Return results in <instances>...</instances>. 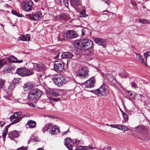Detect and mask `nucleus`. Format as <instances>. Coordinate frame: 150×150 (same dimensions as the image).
I'll use <instances>...</instances> for the list:
<instances>
[{
	"label": "nucleus",
	"instance_id": "nucleus-1",
	"mask_svg": "<svg viewBox=\"0 0 150 150\" xmlns=\"http://www.w3.org/2000/svg\"><path fill=\"white\" fill-rule=\"evenodd\" d=\"M80 44L81 47L87 52L88 55L93 54V44L92 41L88 39H82Z\"/></svg>",
	"mask_w": 150,
	"mask_h": 150
},
{
	"label": "nucleus",
	"instance_id": "nucleus-2",
	"mask_svg": "<svg viewBox=\"0 0 150 150\" xmlns=\"http://www.w3.org/2000/svg\"><path fill=\"white\" fill-rule=\"evenodd\" d=\"M42 94V92L40 90L35 88L32 89L29 93L28 98L31 101L36 102Z\"/></svg>",
	"mask_w": 150,
	"mask_h": 150
},
{
	"label": "nucleus",
	"instance_id": "nucleus-3",
	"mask_svg": "<svg viewBox=\"0 0 150 150\" xmlns=\"http://www.w3.org/2000/svg\"><path fill=\"white\" fill-rule=\"evenodd\" d=\"M42 131L43 133L47 131L52 134H57L60 132L59 127L50 123L46 124L43 128Z\"/></svg>",
	"mask_w": 150,
	"mask_h": 150
},
{
	"label": "nucleus",
	"instance_id": "nucleus-4",
	"mask_svg": "<svg viewBox=\"0 0 150 150\" xmlns=\"http://www.w3.org/2000/svg\"><path fill=\"white\" fill-rule=\"evenodd\" d=\"M108 88L105 84H103L98 89L92 91V92L99 96H105L108 93Z\"/></svg>",
	"mask_w": 150,
	"mask_h": 150
},
{
	"label": "nucleus",
	"instance_id": "nucleus-5",
	"mask_svg": "<svg viewBox=\"0 0 150 150\" xmlns=\"http://www.w3.org/2000/svg\"><path fill=\"white\" fill-rule=\"evenodd\" d=\"M66 78L61 74H58L53 76L52 78L56 85L60 86L64 85L67 81Z\"/></svg>",
	"mask_w": 150,
	"mask_h": 150
},
{
	"label": "nucleus",
	"instance_id": "nucleus-6",
	"mask_svg": "<svg viewBox=\"0 0 150 150\" xmlns=\"http://www.w3.org/2000/svg\"><path fill=\"white\" fill-rule=\"evenodd\" d=\"M64 145L69 149L72 150L79 143V142L76 140H72L71 138H66L64 140Z\"/></svg>",
	"mask_w": 150,
	"mask_h": 150
},
{
	"label": "nucleus",
	"instance_id": "nucleus-7",
	"mask_svg": "<svg viewBox=\"0 0 150 150\" xmlns=\"http://www.w3.org/2000/svg\"><path fill=\"white\" fill-rule=\"evenodd\" d=\"M65 64L62 61L56 60L54 63V69L58 73H61L64 69Z\"/></svg>",
	"mask_w": 150,
	"mask_h": 150
},
{
	"label": "nucleus",
	"instance_id": "nucleus-8",
	"mask_svg": "<svg viewBox=\"0 0 150 150\" xmlns=\"http://www.w3.org/2000/svg\"><path fill=\"white\" fill-rule=\"evenodd\" d=\"M26 17L28 19L34 21H37L41 19L42 16L41 11H37L36 13L26 15Z\"/></svg>",
	"mask_w": 150,
	"mask_h": 150
},
{
	"label": "nucleus",
	"instance_id": "nucleus-9",
	"mask_svg": "<svg viewBox=\"0 0 150 150\" xmlns=\"http://www.w3.org/2000/svg\"><path fill=\"white\" fill-rule=\"evenodd\" d=\"M88 72V69L87 68L83 67L78 70L76 73V76L82 79L86 78L89 75Z\"/></svg>",
	"mask_w": 150,
	"mask_h": 150
},
{
	"label": "nucleus",
	"instance_id": "nucleus-10",
	"mask_svg": "<svg viewBox=\"0 0 150 150\" xmlns=\"http://www.w3.org/2000/svg\"><path fill=\"white\" fill-rule=\"evenodd\" d=\"M29 66L31 69L35 70L37 71H40L45 69V66L42 64H34L33 63H29Z\"/></svg>",
	"mask_w": 150,
	"mask_h": 150
},
{
	"label": "nucleus",
	"instance_id": "nucleus-11",
	"mask_svg": "<svg viewBox=\"0 0 150 150\" xmlns=\"http://www.w3.org/2000/svg\"><path fill=\"white\" fill-rule=\"evenodd\" d=\"M77 36V34L73 30H68L66 34L64 35L63 38H62L63 40H70L76 37Z\"/></svg>",
	"mask_w": 150,
	"mask_h": 150
},
{
	"label": "nucleus",
	"instance_id": "nucleus-12",
	"mask_svg": "<svg viewBox=\"0 0 150 150\" xmlns=\"http://www.w3.org/2000/svg\"><path fill=\"white\" fill-rule=\"evenodd\" d=\"M94 77V76H93L84 83V85L85 87L91 88L94 87L95 81Z\"/></svg>",
	"mask_w": 150,
	"mask_h": 150
},
{
	"label": "nucleus",
	"instance_id": "nucleus-13",
	"mask_svg": "<svg viewBox=\"0 0 150 150\" xmlns=\"http://www.w3.org/2000/svg\"><path fill=\"white\" fill-rule=\"evenodd\" d=\"M13 119H16L15 120H13L12 123H10L8 125L6 126L5 129L4 130V131L3 132L2 134V136L3 137V138L4 141L5 139H5V137L7 134L8 133V128L10 127V125H11V124H14L16 123H17L18 122L20 121L21 120H20V119H19L17 118H13Z\"/></svg>",
	"mask_w": 150,
	"mask_h": 150
},
{
	"label": "nucleus",
	"instance_id": "nucleus-14",
	"mask_svg": "<svg viewBox=\"0 0 150 150\" xmlns=\"http://www.w3.org/2000/svg\"><path fill=\"white\" fill-rule=\"evenodd\" d=\"M15 67L14 65H11L10 64H8L4 68L2 72L4 74L10 73L12 70L14 69Z\"/></svg>",
	"mask_w": 150,
	"mask_h": 150
},
{
	"label": "nucleus",
	"instance_id": "nucleus-15",
	"mask_svg": "<svg viewBox=\"0 0 150 150\" xmlns=\"http://www.w3.org/2000/svg\"><path fill=\"white\" fill-rule=\"evenodd\" d=\"M33 3L29 1L24 4V8L26 11H30L32 10Z\"/></svg>",
	"mask_w": 150,
	"mask_h": 150
},
{
	"label": "nucleus",
	"instance_id": "nucleus-16",
	"mask_svg": "<svg viewBox=\"0 0 150 150\" xmlns=\"http://www.w3.org/2000/svg\"><path fill=\"white\" fill-rule=\"evenodd\" d=\"M19 135V132L16 130L10 132L8 133V137L13 140H14L15 138L18 137Z\"/></svg>",
	"mask_w": 150,
	"mask_h": 150
},
{
	"label": "nucleus",
	"instance_id": "nucleus-17",
	"mask_svg": "<svg viewBox=\"0 0 150 150\" xmlns=\"http://www.w3.org/2000/svg\"><path fill=\"white\" fill-rule=\"evenodd\" d=\"M4 97L8 100H10L11 97V94L10 92H8L6 90H3L1 91L0 93V96Z\"/></svg>",
	"mask_w": 150,
	"mask_h": 150
},
{
	"label": "nucleus",
	"instance_id": "nucleus-18",
	"mask_svg": "<svg viewBox=\"0 0 150 150\" xmlns=\"http://www.w3.org/2000/svg\"><path fill=\"white\" fill-rule=\"evenodd\" d=\"M94 40L96 43L103 47H105L107 44L106 42L104 40L100 38H96L94 39Z\"/></svg>",
	"mask_w": 150,
	"mask_h": 150
},
{
	"label": "nucleus",
	"instance_id": "nucleus-19",
	"mask_svg": "<svg viewBox=\"0 0 150 150\" xmlns=\"http://www.w3.org/2000/svg\"><path fill=\"white\" fill-rule=\"evenodd\" d=\"M11 57H9L7 58L0 60V67H3L4 65H7L8 63H11Z\"/></svg>",
	"mask_w": 150,
	"mask_h": 150
},
{
	"label": "nucleus",
	"instance_id": "nucleus-20",
	"mask_svg": "<svg viewBox=\"0 0 150 150\" xmlns=\"http://www.w3.org/2000/svg\"><path fill=\"white\" fill-rule=\"evenodd\" d=\"M24 117L23 114H22L21 112H16L14 113L12 116L10 117L11 120H13V118H17L21 120Z\"/></svg>",
	"mask_w": 150,
	"mask_h": 150
},
{
	"label": "nucleus",
	"instance_id": "nucleus-21",
	"mask_svg": "<svg viewBox=\"0 0 150 150\" xmlns=\"http://www.w3.org/2000/svg\"><path fill=\"white\" fill-rule=\"evenodd\" d=\"M73 56V54L69 52H63L61 54V57L63 59L71 58Z\"/></svg>",
	"mask_w": 150,
	"mask_h": 150
},
{
	"label": "nucleus",
	"instance_id": "nucleus-22",
	"mask_svg": "<svg viewBox=\"0 0 150 150\" xmlns=\"http://www.w3.org/2000/svg\"><path fill=\"white\" fill-rule=\"evenodd\" d=\"M71 5L73 7L80 6L81 4V0H69Z\"/></svg>",
	"mask_w": 150,
	"mask_h": 150
},
{
	"label": "nucleus",
	"instance_id": "nucleus-23",
	"mask_svg": "<svg viewBox=\"0 0 150 150\" xmlns=\"http://www.w3.org/2000/svg\"><path fill=\"white\" fill-rule=\"evenodd\" d=\"M59 91L58 89H52L50 91V94L54 97H57L59 95Z\"/></svg>",
	"mask_w": 150,
	"mask_h": 150
},
{
	"label": "nucleus",
	"instance_id": "nucleus-24",
	"mask_svg": "<svg viewBox=\"0 0 150 150\" xmlns=\"http://www.w3.org/2000/svg\"><path fill=\"white\" fill-rule=\"evenodd\" d=\"M27 125L29 127V128H33L36 127V123L35 121L30 120L28 121Z\"/></svg>",
	"mask_w": 150,
	"mask_h": 150
},
{
	"label": "nucleus",
	"instance_id": "nucleus-25",
	"mask_svg": "<svg viewBox=\"0 0 150 150\" xmlns=\"http://www.w3.org/2000/svg\"><path fill=\"white\" fill-rule=\"evenodd\" d=\"M24 68H19L16 71V73L22 76H25L24 74Z\"/></svg>",
	"mask_w": 150,
	"mask_h": 150
},
{
	"label": "nucleus",
	"instance_id": "nucleus-26",
	"mask_svg": "<svg viewBox=\"0 0 150 150\" xmlns=\"http://www.w3.org/2000/svg\"><path fill=\"white\" fill-rule=\"evenodd\" d=\"M30 67L29 66V67L30 68L29 70L27 69L24 68V74H25V76H28L30 75L33 74H34L33 69H31L30 68Z\"/></svg>",
	"mask_w": 150,
	"mask_h": 150
},
{
	"label": "nucleus",
	"instance_id": "nucleus-27",
	"mask_svg": "<svg viewBox=\"0 0 150 150\" xmlns=\"http://www.w3.org/2000/svg\"><path fill=\"white\" fill-rule=\"evenodd\" d=\"M137 58L140 62H141L143 63L144 64L147 66V65L146 64V61H144V58H143V56L139 54H136Z\"/></svg>",
	"mask_w": 150,
	"mask_h": 150
},
{
	"label": "nucleus",
	"instance_id": "nucleus-28",
	"mask_svg": "<svg viewBox=\"0 0 150 150\" xmlns=\"http://www.w3.org/2000/svg\"><path fill=\"white\" fill-rule=\"evenodd\" d=\"M21 40L23 41H29L30 40V35H27L25 36L22 35L19 37Z\"/></svg>",
	"mask_w": 150,
	"mask_h": 150
},
{
	"label": "nucleus",
	"instance_id": "nucleus-29",
	"mask_svg": "<svg viewBox=\"0 0 150 150\" xmlns=\"http://www.w3.org/2000/svg\"><path fill=\"white\" fill-rule=\"evenodd\" d=\"M31 84L30 83L28 82L24 84L23 88L25 89V90L26 91L30 89L31 88Z\"/></svg>",
	"mask_w": 150,
	"mask_h": 150
},
{
	"label": "nucleus",
	"instance_id": "nucleus-30",
	"mask_svg": "<svg viewBox=\"0 0 150 150\" xmlns=\"http://www.w3.org/2000/svg\"><path fill=\"white\" fill-rule=\"evenodd\" d=\"M107 78L109 81L111 83L114 82V81L115 80L114 76L111 74L108 75L107 76Z\"/></svg>",
	"mask_w": 150,
	"mask_h": 150
},
{
	"label": "nucleus",
	"instance_id": "nucleus-31",
	"mask_svg": "<svg viewBox=\"0 0 150 150\" xmlns=\"http://www.w3.org/2000/svg\"><path fill=\"white\" fill-rule=\"evenodd\" d=\"M120 76L122 78H127L129 77V75L125 71H124L121 73Z\"/></svg>",
	"mask_w": 150,
	"mask_h": 150
},
{
	"label": "nucleus",
	"instance_id": "nucleus-32",
	"mask_svg": "<svg viewBox=\"0 0 150 150\" xmlns=\"http://www.w3.org/2000/svg\"><path fill=\"white\" fill-rule=\"evenodd\" d=\"M11 13L12 14L15 15L18 17H23V15L22 14L19 13L15 11L14 10L11 11Z\"/></svg>",
	"mask_w": 150,
	"mask_h": 150
},
{
	"label": "nucleus",
	"instance_id": "nucleus-33",
	"mask_svg": "<svg viewBox=\"0 0 150 150\" xmlns=\"http://www.w3.org/2000/svg\"><path fill=\"white\" fill-rule=\"evenodd\" d=\"M85 146H79L76 147L75 149H73L72 150H86V149H85Z\"/></svg>",
	"mask_w": 150,
	"mask_h": 150
},
{
	"label": "nucleus",
	"instance_id": "nucleus-34",
	"mask_svg": "<svg viewBox=\"0 0 150 150\" xmlns=\"http://www.w3.org/2000/svg\"><path fill=\"white\" fill-rule=\"evenodd\" d=\"M15 87V85L14 83L12 82L9 86L8 88V90L9 91H11L14 89Z\"/></svg>",
	"mask_w": 150,
	"mask_h": 150
},
{
	"label": "nucleus",
	"instance_id": "nucleus-35",
	"mask_svg": "<svg viewBox=\"0 0 150 150\" xmlns=\"http://www.w3.org/2000/svg\"><path fill=\"white\" fill-rule=\"evenodd\" d=\"M21 79L19 78H15L13 80L12 82L14 83L15 85L16 84H18L19 82H20Z\"/></svg>",
	"mask_w": 150,
	"mask_h": 150
},
{
	"label": "nucleus",
	"instance_id": "nucleus-36",
	"mask_svg": "<svg viewBox=\"0 0 150 150\" xmlns=\"http://www.w3.org/2000/svg\"><path fill=\"white\" fill-rule=\"evenodd\" d=\"M59 99L58 98H50V101L51 102H52L53 101L56 102L59 101Z\"/></svg>",
	"mask_w": 150,
	"mask_h": 150
},
{
	"label": "nucleus",
	"instance_id": "nucleus-37",
	"mask_svg": "<svg viewBox=\"0 0 150 150\" xmlns=\"http://www.w3.org/2000/svg\"><path fill=\"white\" fill-rule=\"evenodd\" d=\"M120 130L124 131H127L128 130V128L126 126L123 125H122L120 128Z\"/></svg>",
	"mask_w": 150,
	"mask_h": 150
},
{
	"label": "nucleus",
	"instance_id": "nucleus-38",
	"mask_svg": "<svg viewBox=\"0 0 150 150\" xmlns=\"http://www.w3.org/2000/svg\"><path fill=\"white\" fill-rule=\"evenodd\" d=\"M82 39H80L79 40L75 41L74 42V44L75 45L79 46L81 47V45L80 44V42L81 41Z\"/></svg>",
	"mask_w": 150,
	"mask_h": 150
},
{
	"label": "nucleus",
	"instance_id": "nucleus-39",
	"mask_svg": "<svg viewBox=\"0 0 150 150\" xmlns=\"http://www.w3.org/2000/svg\"><path fill=\"white\" fill-rule=\"evenodd\" d=\"M123 118L125 120H128V116L127 114L123 112V113L122 114Z\"/></svg>",
	"mask_w": 150,
	"mask_h": 150
},
{
	"label": "nucleus",
	"instance_id": "nucleus-40",
	"mask_svg": "<svg viewBox=\"0 0 150 150\" xmlns=\"http://www.w3.org/2000/svg\"><path fill=\"white\" fill-rule=\"evenodd\" d=\"M64 14H60L59 16L56 17V18L57 20L60 19L61 18L63 19V17L64 16Z\"/></svg>",
	"mask_w": 150,
	"mask_h": 150
},
{
	"label": "nucleus",
	"instance_id": "nucleus-41",
	"mask_svg": "<svg viewBox=\"0 0 150 150\" xmlns=\"http://www.w3.org/2000/svg\"><path fill=\"white\" fill-rule=\"evenodd\" d=\"M127 95L132 98H134V95H133L132 93L130 91H129L127 92Z\"/></svg>",
	"mask_w": 150,
	"mask_h": 150
},
{
	"label": "nucleus",
	"instance_id": "nucleus-42",
	"mask_svg": "<svg viewBox=\"0 0 150 150\" xmlns=\"http://www.w3.org/2000/svg\"><path fill=\"white\" fill-rule=\"evenodd\" d=\"M144 57H145V61H146V60L147 59V57H148V56H149V52L148 51H147L145 52H144Z\"/></svg>",
	"mask_w": 150,
	"mask_h": 150
},
{
	"label": "nucleus",
	"instance_id": "nucleus-43",
	"mask_svg": "<svg viewBox=\"0 0 150 150\" xmlns=\"http://www.w3.org/2000/svg\"><path fill=\"white\" fill-rule=\"evenodd\" d=\"M63 2L66 7L68 6L69 4L68 0H63Z\"/></svg>",
	"mask_w": 150,
	"mask_h": 150
},
{
	"label": "nucleus",
	"instance_id": "nucleus-44",
	"mask_svg": "<svg viewBox=\"0 0 150 150\" xmlns=\"http://www.w3.org/2000/svg\"><path fill=\"white\" fill-rule=\"evenodd\" d=\"M131 86L132 87L135 88H137V84L136 83L134 82H132L131 83Z\"/></svg>",
	"mask_w": 150,
	"mask_h": 150
},
{
	"label": "nucleus",
	"instance_id": "nucleus-45",
	"mask_svg": "<svg viewBox=\"0 0 150 150\" xmlns=\"http://www.w3.org/2000/svg\"><path fill=\"white\" fill-rule=\"evenodd\" d=\"M86 13V11L84 10H83L80 12L81 14L83 15L81 16L82 17H86V15L85 14Z\"/></svg>",
	"mask_w": 150,
	"mask_h": 150
},
{
	"label": "nucleus",
	"instance_id": "nucleus-46",
	"mask_svg": "<svg viewBox=\"0 0 150 150\" xmlns=\"http://www.w3.org/2000/svg\"><path fill=\"white\" fill-rule=\"evenodd\" d=\"M131 4L134 7V8L135 9L137 8V4L136 3L133 2H131Z\"/></svg>",
	"mask_w": 150,
	"mask_h": 150
},
{
	"label": "nucleus",
	"instance_id": "nucleus-47",
	"mask_svg": "<svg viewBox=\"0 0 150 150\" xmlns=\"http://www.w3.org/2000/svg\"><path fill=\"white\" fill-rule=\"evenodd\" d=\"M23 62V61L22 60H18L17 61H13L11 60V62H12V63L16 62V63H21Z\"/></svg>",
	"mask_w": 150,
	"mask_h": 150
},
{
	"label": "nucleus",
	"instance_id": "nucleus-48",
	"mask_svg": "<svg viewBox=\"0 0 150 150\" xmlns=\"http://www.w3.org/2000/svg\"><path fill=\"white\" fill-rule=\"evenodd\" d=\"M17 150H27V148L25 147L22 146L18 148Z\"/></svg>",
	"mask_w": 150,
	"mask_h": 150
},
{
	"label": "nucleus",
	"instance_id": "nucleus-49",
	"mask_svg": "<svg viewBox=\"0 0 150 150\" xmlns=\"http://www.w3.org/2000/svg\"><path fill=\"white\" fill-rule=\"evenodd\" d=\"M145 19H140L139 20V21L141 23H142L145 24L146 21Z\"/></svg>",
	"mask_w": 150,
	"mask_h": 150
},
{
	"label": "nucleus",
	"instance_id": "nucleus-50",
	"mask_svg": "<svg viewBox=\"0 0 150 150\" xmlns=\"http://www.w3.org/2000/svg\"><path fill=\"white\" fill-rule=\"evenodd\" d=\"M103 1L108 4H109L111 3L110 1L109 0H103Z\"/></svg>",
	"mask_w": 150,
	"mask_h": 150
},
{
	"label": "nucleus",
	"instance_id": "nucleus-51",
	"mask_svg": "<svg viewBox=\"0 0 150 150\" xmlns=\"http://www.w3.org/2000/svg\"><path fill=\"white\" fill-rule=\"evenodd\" d=\"M69 132V129L67 130L66 132H62V135H64L66 134L68 132Z\"/></svg>",
	"mask_w": 150,
	"mask_h": 150
},
{
	"label": "nucleus",
	"instance_id": "nucleus-52",
	"mask_svg": "<svg viewBox=\"0 0 150 150\" xmlns=\"http://www.w3.org/2000/svg\"><path fill=\"white\" fill-rule=\"evenodd\" d=\"M122 125H116V128L120 129V128Z\"/></svg>",
	"mask_w": 150,
	"mask_h": 150
},
{
	"label": "nucleus",
	"instance_id": "nucleus-53",
	"mask_svg": "<svg viewBox=\"0 0 150 150\" xmlns=\"http://www.w3.org/2000/svg\"><path fill=\"white\" fill-rule=\"evenodd\" d=\"M5 124V122L4 121H1L0 122V124L1 125V127H2Z\"/></svg>",
	"mask_w": 150,
	"mask_h": 150
},
{
	"label": "nucleus",
	"instance_id": "nucleus-54",
	"mask_svg": "<svg viewBox=\"0 0 150 150\" xmlns=\"http://www.w3.org/2000/svg\"><path fill=\"white\" fill-rule=\"evenodd\" d=\"M146 23L149 24L150 23V20L149 19H145Z\"/></svg>",
	"mask_w": 150,
	"mask_h": 150
},
{
	"label": "nucleus",
	"instance_id": "nucleus-55",
	"mask_svg": "<svg viewBox=\"0 0 150 150\" xmlns=\"http://www.w3.org/2000/svg\"><path fill=\"white\" fill-rule=\"evenodd\" d=\"M11 57V59H14L16 60L15 61H17L18 60V59L16 58V57H15L14 56H13Z\"/></svg>",
	"mask_w": 150,
	"mask_h": 150
},
{
	"label": "nucleus",
	"instance_id": "nucleus-56",
	"mask_svg": "<svg viewBox=\"0 0 150 150\" xmlns=\"http://www.w3.org/2000/svg\"><path fill=\"white\" fill-rule=\"evenodd\" d=\"M60 54V53L59 52H58L57 53V54L56 56H55L54 58H57L59 57V54Z\"/></svg>",
	"mask_w": 150,
	"mask_h": 150
},
{
	"label": "nucleus",
	"instance_id": "nucleus-57",
	"mask_svg": "<svg viewBox=\"0 0 150 150\" xmlns=\"http://www.w3.org/2000/svg\"><path fill=\"white\" fill-rule=\"evenodd\" d=\"M33 140H35V141H38L37 140H36V139H34V138H33V139H32V138H31L30 139V141L28 142V143L29 144V143H30V141H32Z\"/></svg>",
	"mask_w": 150,
	"mask_h": 150
},
{
	"label": "nucleus",
	"instance_id": "nucleus-58",
	"mask_svg": "<svg viewBox=\"0 0 150 150\" xmlns=\"http://www.w3.org/2000/svg\"><path fill=\"white\" fill-rule=\"evenodd\" d=\"M107 149L108 150H111V147L110 146H108L107 147Z\"/></svg>",
	"mask_w": 150,
	"mask_h": 150
},
{
	"label": "nucleus",
	"instance_id": "nucleus-59",
	"mask_svg": "<svg viewBox=\"0 0 150 150\" xmlns=\"http://www.w3.org/2000/svg\"><path fill=\"white\" fill-rule=\"evenodd\" d=\"M116 125H111V126H112V127L114 128H116Z\"/></svg>",
	"mask_w": 150,
	"mask_h": 150
},
{
	"label": "nucleus",
	"instance_id": "nucleus-60",
	"mask_svg": "<svg viewBox=\"0 0 150 150\" xmlns=\"http://www.w3.org/2000/svg\"><path fill=\"white\" fill-rule=\"evenodd\" d=\"M84 29H83L82 31V34L83 35H85V34H84L83 33V32L84 31Z\"/></svg>",
	"mask_w": 150,
	"mask_h": 150
},
{
	"label": "nucleus",
	"instance_id": "nucleus-61",
	"mask_svg": "<svg viewBox=\"0 0 150 150\" xmlns=\"http://www.w3.org/2000/svg\"><path fill=\"white\" fill-rule=\"evenodd\" d=\"M34 1H35V2H38V0H34Z\"/></svg>",
	"mask_w": 150,
	"mask_h": 150
},
{
	"label": "nucleus",
	"instance_id": "nucleus-62",
	"mask_svg": "<svg viewBox=\"0 0 150 150\" xmlns=\"http://www.w3.org/2000/svg\"><path fill=\"white\" fill-rule=\"evenodd\" d=\"M149 52V56H150V51L148 52Z\"/></svg>",
	"mask_w": 150,
	"mask_h": 150
},
{
	"label": "nucleus",
	"instance_id": "nucleus-63",
	"mask_svg": "<svg viewBox=\"0 0 150 150\" xmlns=\"http://www.w3.org/2000/svg\"><path fill=\"white\" fill-rule=\"evenodd\" d=\"M61 0H59V3H61V2H62V1H61Z\"/></svg>",
	"mask_w": 150,
	"mask_h": 150
},
{
	"label": "nucleus",
	"instance_id": "nucleus-64",
	"mask_svg": "<svg viewBox=\"0 0 150 150\" xmlns=\"http://www.w3.org/2000/svg\"><path fill=\"white\" fill-rule=\"evenodd\" d=\"M121 110V112H122V113H123V112H123V111L122 110Z\"/></svg>",
	"mask_w": 150,
	"mask_h": 150
}]
</instances>
